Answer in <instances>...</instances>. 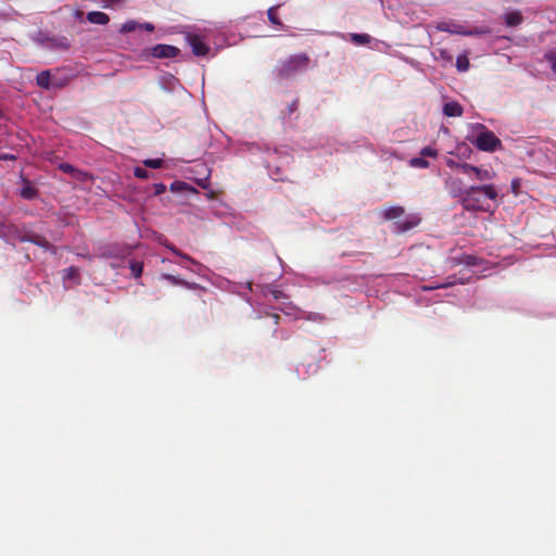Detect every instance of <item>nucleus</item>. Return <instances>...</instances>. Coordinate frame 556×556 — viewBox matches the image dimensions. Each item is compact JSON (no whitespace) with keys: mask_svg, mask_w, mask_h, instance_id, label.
<instances>
[{"mask_svg":"<svg viewBox=\"0 0 556 556\" xmlns=\"http://www.w3.org/2000/svg\"><path fill=\"white\" fill-rule=\"evenodd\" d=\"M480 129L481 131L472 141L478 150L483 152H494L502 148V141L494 135V132L488 130L482 125H480Z\"/></svg>","mask_w":556,"mask_h":556,"instance_id":"nucleus-3","label":"nucleus"},{"mask_svg":"<svg viewBox=\"0 0 556 556\" xmlns=\"http://www.w3.org/2000/svg\"><path fill=\"white\" fill-rule=\"evenodd\" d=\"M351 40L352 42H354L355 45H367L370 42L371 38L369 35L367 34H352L351 35Z\"/></svg>","mask_w":556,"mask_h":556,"instance_id":"nucleus-20","label":"nucleus"},{"mask_svg":"<svg viewBox=\"0 0 556 556\" xmlns=\"http://www.w3.org/2000/svg\"><path fill=\"white\" fill-rule=\"evenodd\" d=\"M459 165H462V163L455 162L454 160L450 159L446 161V166L450 168H458L459 169Z\"/></svg>","mask_w":556,"mask_h":556,"instance_id":"nucleus-35","label":"nucleus"},{"mask_svg":"<svg viewBox=\"0 0 556 556\" xmlns=\"http://www.w3.org/2000/svg\"><path fill=\"white\" fill-rule=\"evenodd\" d=\"M455 65L458 72H466L469 68V59L467 54H460L456 58Z\"/></svg>","mask_w":556,"mask_h":556,"instance_id":"nucleus-17","label":"nucleus"},{"mask_svg":"<svg viewBox=\"0 0 556 556\" xmlns=\"http://www.w3.org/2000/svg\"><path fill=\"white\" fill-rule=\"evenodd\" d=\"M180 50L170 45H156L150 49V54L157 59H173L178 56Z\"/></svg>","mask_w":556,"mask_h":556,"instance_id":"nucleus-4","label":"nucleus"},{"mask_svg":"<svg viewBox=\"0 0 556 556\" xmlns=\"http://www.w3.org/2000/svg\"><path fill=\"white\" fill-rule=\"evenodd\" d=\"M545 60L549 63V66H552V70L556 74V49H552L546 52Z\"/></svg>","mask_w":556,"mask_h":556,"instance_id":"nucleus-25","label":"nucleus"},{"mask_svg":"<svg viewBox=\"0 0 556 556\" xmlns=\"http://www.w3.org/2000/svg\"><path fill=\"white\" fill-rule=\"evenodd\" d=\"M434 59L442 62L443 65L451 64L453 61L452 54L445 49L434 50Z\"/></svg>","mask_w":556,"mask_h":556,"instance_id":"nucleus-14","label":"nucleus"},{"mask_svg":"<svg viewBox=\"0 0 556 556\" xmlns=\"http://www.w3.org/2000/svg\"><path fill=\"white\" fill-rule=\"evenodd\" d=\"M199 186L202 188H207V178L198 181Z\"/></svg>","mask_w":556,"mask_h":556,"instance_id":"nucleus-41","label":"nucleus"},{"mask_svg":"<svg viewBox=\"0 0 556 556\" xmlns=\"http://www.w3.org/2000/svg\"><path fill=\"white\" fill-rule=\"evenodd\" d=\"M138 29H143L146 31L152 33L154 30V25L151 23H142V24H139Z\"/></svg>","mask_w":556,"mask_h":556,"instance_id":"nucleus-34","label":"nucleus"},{"mask_svg":"<svg viewBox=\"0 0 556 556\" xmlns=\"http://www.w3.org/2000/svg\"><path fill=\"white\" fill-rule=\"evenodd\" d=\"M469 281V279H464V278H456V276H448L444 282L440 283L439 286H434V287H427L426 290H434V289H439V288H448V287H452L456 283H460V285H464V283H467Z\"/></svg>","mask_w":556,"mask_h":556,"instance_id":"nucleus-10","label":"nucleus"},{"mask_svg":"<svg viewBox=\"0 0 556 556\" xmlns=\"http://www.w3.org/2000/svg\"><path fill=\"white\" fill-rule=\"evenodd\" d=\"M523 22V17L520 12L515 11L511 13H508L505 16V23L507 26L516 27L519 26Z\"/></svg>","mask_w":556,"mask_h":556,"instance_id":"nucleus-13","label":"nucleus"},{"mask_svg":"<svg viewBox=\"0 0 556 556\" xmlns=\"http://www.w3.org/2000/svg\"><path fill=\"white\" fill-rule=\"evenodd\" d=\"M163 163L162 159H147L143 161V165L149 168H161Z\"/></svg>","mask_w":556,"mask_h":556,"instance_id":"nucleus-26","label":"nucleus"},{"mask_svg":"<svg viewBox=\"0 0 556 556\" xmlns=\"http://www.w3.org/2000/svg\"><path fill=\"white\" fill-rule=\"evenodd\" d=\"M271 317L274 318V323L277 325L279 323L280 316L277 313L271 314Z\"/></svg>","mask_w":556,"mask_h":556,"instance_id":"nucleus-43","label":"nucleus"},{"mask_svg":"<svg viewBox=\"0 0 556 556\" xmlns=\"http://www.w3.org/2000/svg\"><path fill=\"white\" fill-rule=\"evenodd\" d=\"M420 154L424 157H438V151L434 148L426 147L421 150Z\"/></svg>","mask_w":556,"mask_h":556,"instance_id":"nucleus-29","label":"nucleus"},{"mask_svg":"<svg viewBox=\"0 0 556 556\" xmlns=\"http://www.w3.org/2000/svg\"><path fill=\"white\" fill-rule=\"evenodd\" d=\"M102 8L112 9L123 3V0H100Z\"/></svg>","mask_w":556,"mask_h":556,"instance_id":"nucleus-28","label":"nucleus"},{"mask_svg":"<svg viewBox=\"0 0 556 556\" xmlns=\"http://www.w3.org/2000/svg\"><path fill=\"white\" fill-rule=\"evenodd\" d=\"M166 189L165 185L164 184H157L155 185V192L159 194V193H162L164 192Z\"/></svg>","mask_w":556,"mask_h":556,"instance_id":"nucleus-38","label":"nucleus"},{"mask_svg":"<svg viewBox=\"0 0 556 556\" xmlns=\"http://www.w3.org/2000/svg\"><path fill=\"white\" fill-rule=\"evenodd\" d=\"M20 195L26 200L35 199L38 195V189L31 186L29 181H25V185L20 191Z\"/></svg>","mask_w":556,"mask_h":556,"instance_id":"nucleus-11","label":"nucleus"},{"mask_svg":"<svg viewBox=\"0 0 556 556\" xmlns=\"http://www.w3.org/2000/svg\"><path fill=\"white\" fill-rule=\"evenodd\" d=\"M139 28V23L136 21H127L119 27V34L132 33Z\"/></svg>","mask_w":556,"mask_h":556,"instance_id":"nucleus-19","label":"nucleus"},{"mask_svg":"<svg viewBox=\"0 0 556 556\" xmlns=\"http://www.w3.org/2000/svg\"><path fill=\"white\" fill-rule=\"evenodd\" d=\"M442 112L447 117H460L463 115V106L457 102H445Z\"/></svg>","mask_w":556,"mask_h":556,"instance_id":"nucleus-7","label":"nucleus"},{"mask_svg":"<svg viewBox=\"0 0 556 556\" xmlns=\"http://www.w3.org/2000/svg\"><path fill=\"white\" fill-rule=\"evenodd\" d=\"M31 243H34L45 250H50L52 248V245L49 243V241L45 237L36 235V233H31Z\"/></svg>","mask_w":556,"mask_h":556,"instance_id":"nucleus-18","label":"nucleus"},{"mask_svg":"<svg viewBox=\"0 0 556 556\" xmlns=\"http://www.w3.org/2000/svg\"><path fill=\"white\" fill-rule=\"evenodd\" d=\"M67 278H75L78 276V269L76 267H70L65 269Z\"/></svg>","mask_w":556,"mask_h":556,"instance_id":"nucleus-33","label":"nucleus"},{"mask_svg":"<svg viewBox=\"0 0 556 556\" xmlns=\"http://www.w3.org/2000/svg\"><path fill=\"white\" fill-rule=\"evenodd\" d=\"M420 220H421V217H418V215H410L404 222H397L395 224V231L399 233L407 232V231L412 230L413 228L417 227L418 224L420 223Z\"/></svg>","mask_w":556,"mask_h":556,"instance_id":"nucleus-6","label":"nucleus"},{"mask_svg":"<svg viewBox=\"0 0 556 556\" xmlns=\"http://www.w3.org/2000/svg\"><path fill=\"white\" fill-rule=\"evenodd\" d=\"M439 30L447 31L452 34H460V35H470V33L463 31L459 26L453 25L452 27L448 24L439 25Z\"/></svg>","mask_w":556,"mask_h":556,"instance_id":"nucleus-23","label":"nucleus"},{"mask_svg":"<svg viewBox=\"0 0 556 556\" xmlns=\"http://www.w3.org/2000/svg\"><path fill=\"white\" fill-rule=\"evenodd\" d=\"M278 7H273L267 11L269 22L276 26H282L280 18L277 15Z\"/></svg>","mask_w":556,"mask_h":556,"instance_id":"nucleus-24","label":"nucleus"},{"mask_svg":"<svg viewBox=\"0 0 556 556\" xmlns=\"http://www.w3.org/2000/svg\"><path fill=\"white\" fill-rule=\"evenodd\" d=\"M56 46L65 50L70 48V43L66 38H63Z\"/></svg>","mask_w":556,"mask_h":556,"instance_id":"nucleus-37","label":"nucleus"},{"mask_svg":"<svg viewBox=\"0 0 556 556\" xmlns=\"http://www.w3.org/2000/svg\"><path fill=\"white\" fill-rule=\"evenodd\" d=\"M60 169L62 172L66 173V174H74L75 170H76V168L73 165L68 164V163L61 164L60 165Z\"/></svg>","mask_w":556,"mask_h":556,"instance_id":"nucleus-32","label":"nucleus"},{"mask_svg":"<svg viewBox=\"0 0 556 556\" xmlns=\"http://www.w3.org/2000/svg\"><path fill=\"white\" fill-rule=\"evenodd\" d=\"M298 105V100H294L290 106V111L292 112V110H294Z\"/></svg>","mask_w":556,"mask_h":556,"instance_id":"nucleus-44","label":"nucleus"},{"mask_svg":"<svg viewBox=\"0 0 556 556\" xmlns=\"http://www.w3.org/2000/svg\"><path fill=\"white\" fill-rule=\"evenodd\" d=\"M134 175H135V177L140 178V179H148L150 176V173L146 168L137 166L134 169Z\"/></svg>","mask_w":556,"mask_h":556,"instance_id":"nucleus-27","label":"nucleus"},{"mask_svg":"<svg viewBox=\"0 0 556 556\" xmlns=\"http://www.w3.org/2000/svg\"><path fill=\"white\" fill-rule=\"evenodd\" d=\"M164 278L174 285L185 286V287H189V288L197 286L195 283H189L185 279L178 278V277H176L174 275H169V274L164 275Z\"/></svg>","mask_w":556,"mask_h":556,"instance_id":"nucleus-22","label":"nucleus"},{"mask_svg":"<svg viewBox=\"0 0 556 556\" xmlns=\"http://www.w3.org/2000/svg\"><path fill=\"white\" fill-rule=\"evenodd\" d=\"M409 165L416 168H428L430 166V162L421 155L419 157H413L409 161Z\"/></svg>","mask_w":556,"mask_h":556,"instance_id":"nucleus-21","label":"nucleus"},{"mask_svg":"<svg viewBox=\"0 0 556 556\" xmlns=\"http://www.w3.org/2000/svg\"><path fill=\"white\" fill-rule=\"evenodd\" d=\"M479 193H483L486 198L495 200L498 195V191L494 185H479L470 186L462 191L460 203L467 211H481L483 206L480 202Z\"/></svg>","mask_w":556,"mask_h":556,"instance_id":"nucleus-1","label":"nucleus"},{"mask_svg":"<svg viewBox=\"0 0 556 556\" xmlns=\"http://www.w3.org/2000/svg\"><path fill=\"white\" fill-rule=\"evenodd\" d=\"M187 41L192 48V52L197 56H205L210 52V48L203 42V38L195 34H189Z\"/></svg>","mask_w":556,"mask_h":556,"instance_id":"nucleus-5","label":"nucleus"},{"mask_svg":"<svg viewBox=\"0 0 556 556\" xmlns=\"http://www.w3.org/2000/svg\"><path fill=\"white\" fill-rule=\"evenodd\" d=\"M475 178L480 181L491 180L495 177V172L493 169L478 167L476 168Z\"/></svg>","mask_w":556,"mask_h":556,"instance_id":"nucleus-12","label":"nucleus"},{"mask_svg":"<svg viewBox=\"0 0 556 556\" xmlns=\"http://www.w3.org/2000/svg\"><path fill=\"white\" fill-rule=\"evenodd\" d=\"M0 160H3V161H14V160H16V156L13 155V154L3 153V154H0Z\"/></svg>","mask_w":556,"mask_h":556,"instance_id":"nucleus-36","label":"nucleus"},{"mask_svg":"<svg viewBox=\"0 0 556 556\" xmlns=\"http://www.w3.org/2000/svg\"><path fill=\"white\" fill-rule=\"evenodd\" d=\"M405 213V208L401 205H392L383 211V217L386 220H394V218H400Z\"/></svg>","mask_w":556,"mask_h":556,"instance_id":"nucleus-8","label":"nucleus"},{"mask_svg":"<svg viewBox=\"0 0 556 556\" xmlns=\"http://www.w3.org/2000/svg\"><path fill=\"white\" fill-rule=\"evenodd\" d=\"M164 247H166L170 252H173L175 255L181 257L182 260H186L192 264H197L195 260L189 256L188 254L181 252L178 250L174 244L169 243L167 240L163 243Z\"/></svg>","mask_w":556,"mask_h":556,"instance_id":"nucleus-15","label":"nucleus"},{"mask_svg":"<svg viewBox=\"0 0 556 556\" xmlns=\"http://www.w3.org/2000/svg\"><path fill=\"white\" fill-rule=\"evenodd\" d=\"M130 270H131V274H132L136 278L140 277V276H141V273H142V264H141V263H138V262L132 263V264L130 265Z\"/></svg>","mask_w":556,"mask_h":556,"instance_id":"nucleus-30","label":"nucleus"},{"mask_svg":"<svg viewBox=\"0 0 556 556\" xmlns=\"http://www.w3.org/2000/svg\"><path fill=\"white\" fill-rule=\"evenodd\" d=\"M476 258L473 256H467L465 263L469 266L476 265Z\"/></svg>","mask_w":556,"mask_h":556,"instance_id":"nucleus-40","label":"nucleus"},{"mask_svg":"<svg viewBox=\"0 0 556 556\" xmlns=\"http://www.w3.org/2000/svg\"><path fill=\"white\" fill-rule=\"evenodd\" d=\"M37 85L42 88H50L51 75L49 71H42L37 75Z\"/></svg>","mask_w":556,"mask_h":556,"instance_id":"nucleus-16","label":"nucleus"},{"mask_svg":"<svg viewBox=\"0 0 556 556\" xmlns=\"http://www.w3.org/2000/svg\"><path fill=\"white\" fill-rule=\"evenodd\" d=\"M87 20L89 23L96 25H106L110 21L106 14L99 11L89 12L87 15Z\"/></svg>","mask_w":556,"mask_h":556,"instance_id":"nucleus-9","label":"nucleus"},{"mask_svg":"<svg viewBox=\"0 0 556 556\" xmlns=\"http://www.w3.org/2000/svg\"><path fill=\"white\" fill-rule=\"evenodd\" d=\"M477 166L469 163H462V165H459V169L465 174H473Z\"/></svg>","mask_w":556,"mask_h":556,"instance_id":"nucleus-31","label":"nucleus"},{"mask_svg":"<svg viewBox=\"0 0 556 556\" xmlns=\"http://www.w3.org/2000/svg\"><path fill=\"white\" fill-rule=\"evenodd\" d=\"M21 242H30L31 243V233H26L22 237H20Z\"/></svg>","mask_w":556,"mask_h":556,"instance_id":"nucleus-39","label":"nucleus"},{"mask_svg":"<svg viewBox=\"0 0 556 556\" xmlns=\"http://www.w3.org/2000/svg\"><path fill=\"white\" fill-rule=\"evenodd\" d=\"M311 58L306 53L293 54L289 58L281 60L274 68L275 75L279 79L290 78L300 72L306 71L309 67Z\"/></svg>","mask_w":556,"mask_h":556,"instance_id":"nucleus-2","label":"nucleus"},{"mask_svg":"<svg viewBox=\"0 0 556 556\" xmlns=\"http://www.w3.org/2000/svg\"><path fill=\"white\" fill-rule=\"evenodd\" d=\"M273 295L276 300H278L283 295V293L281 291L276 290L273 292Z\"/></svg>","mask_w":556,"mask_h":556,"instance_id":"nucleus-42","label":"nucleus"}]
</instances>
